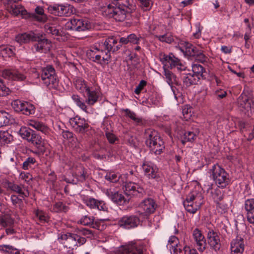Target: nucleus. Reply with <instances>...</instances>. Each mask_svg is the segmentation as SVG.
Masks as SVG:
<instances>
[{
    "label": "nucleus",
    "mask_w": 254,
    "mask_h": 254,
    "mask_svg": "<svg viewBox=\"0 0 254 254\" xmlns=\"http://www.w3.org/2000/svg\"><path fill=\"white\" fill-rule=\"evenodd\" d=\"M125 187L124 194L111 190H107L106 194L114 202L122 205L128 203L131 196H140L145 193L144 188L137 183L129 182L125 185Z\"/></svg>",
    "instance_id": "nucleus-1"
},
{
    "label": "nucleus",
    "mask_w": 254,
    "mask_h": 254,
    "mask_svg": "<svg viewBox=\"0 0 254 254\" xmlns=\"http://www.w3.org/2000/svg\"><path fill=\"white\" fill-rule=\"evenodd\" d=\"M144 136L145 143L150 151L155 155L161 154L165 149L163 140L156 130L148 128L145 130Z\"/></svg>",
    "instance_id": "nucleus-2"
},
{
    "label": "nucleus",
    "mask_w": 254,
    "mask_h": 254,
    "mask_svg": "<svg viewBox=\"0 0 254 254\" xmlns=\"http://www.w3.org/2000/svg\"><path fill=\"white\" fill-rule=\"evenodd\" d=\"M58 240L64 247L72 251L84 244L86 239L79 235V233H64L59 234Z\"/></svg>",
    "instance_id": "nucleus-3"
},
{
    "label": "nucleus",
    "mask_w": 254,
    "mask_h": 254,
    "mask_svg": "<svg viewBox=\"0 0 254 254\" xmlns=\"http://www.w3.org/2000/svg\"><path fill=\"white\" fill-rule=\"evenodd\" d=\"M39 77L41 78L42 83L49 89L56 88L58 85L59 80L52 65L41 67Z\"/></svg>",
    "instance_id": "nucleus-4"
},
{
    "label": "nucleus",
    "mask_w": 254,
    "mask_h": 254,
    "mask_svg": "<svg viewBox=\"0 0 254 254\" xmlns=\"http://www.w3.org/2000/svg\"><path fill=\"white\" fill-rule=\"evenodd\" d=\"M203 203L202 194L197 191H193L187 195L183 204L188 212L194 214L200 208Z\"/></svg>",
    "instance_id": "nucleus-5"
},
{
    "label": "nucleus",
    "mask_w": 254,
    "mask_h": 254,
    "mask_svg": "<svg viewBox=\"0 0 254 254\" xmlns=\"http://www.w3.org/2000/svg\"><path fill=\"white\" fill-rule=\"evenodd\" d=\"M102 13L105 16L114 18L118 21H123L125 20L127 12L125 11V9L117 6V4L112 3L103 7Z\"/></svg>",
    "instance_id": "nucleus-6"
},
{
    "label": "nucleus",
    "mask_w": 254,
    "mask_h": 254,
    "mask_svg": "<svg viewBox=\"0 0 254 254\" xmlns=\"http://www.w3.org/2000/svg\"><path fill=\"white\" fill-rule=\"evenodd\" d=\"M210 171L218 187L225 188L230 184V179L228 174L218 164H214Z\"/></svg>",
    "instance_id": "nucleus-7"
},
{
    "label": "nucleus",
    "mask_w": 254,
    "mask_h": 254,
    "mask_svg": "<svg viewBox=\"0 0 254 254\" xmlns=\"http://www.w3.org/2000/svg\"><path fill=\"white\" fill-rule=\"evenodd\" d=\"M159 59L163 64V68H173L177 67L179 70H182L185 69V67L181 61L175 57L172 53H170L168 55L161 53L159 55Z\"/></svg>",
    "instance_id": "nucleus-8"
},
{
    "label": "nucleus",
    "mask_w": 254,
    "mask_h": 254,
    "mask_svg": "<svg viewBox=\"0 0 254 254\" xmlns=\"http://www.w3.org/2000/svg\"><path fill=\"white\" fill-rule=\"evenodd\" d=\"M87 56L90 60L100 64H107L111 58V55L105 54L103 50H99L96 47H92L88 50Z\"/></svg>",
    "instance_id": "nucleus-9"
},
{
    "label": "nucleus",
    "mask_w": 254,
    "mask_h": 254,
    "mask_svg": "<svg viewBox=\"0 0 254 254\" xmlns=\"http://www.w3.org/2000/svg\"><path fill=\"white\" fill-rule=\"evenodd\" d=\"M92 27L91 23L86 19L72 18L67 22L65 28L68 30H73L78 32L85 31Z\"/></svg>",
    "instance_id": "nucleus-10"
},
{
    "label": "nucleus",
    "mask_w": 254,
    "mask_h": 254,
    "mask_svg": "<svg viewBox=\"0 0 254 254\" xmlns=\"http://www.w3.org/2000/svg\"><path fill=\"white\" fill-rule=\"evenodd\" d=\"M48 11L55 15L59 16H69L74 12V7L67 3H55L48 7Z\"/></svg>",
    "instance_id": "nucleus-11"
},
{
    "label": "nucleus",
    "mask_w": 254,
    "mask_h": 254,
    "mask_svg": "<svg viewBox=\"0 0 254 254\" xmlns=\"http://www.w3.org/2000/svg\"><path fill=\"white\" fill-rule=\"evenodd\" d=\"M11 105L15 112L27 116L34 114L35 112V108L33 105L20 100L13 101Z\"/></svg>",
    "instance_id": "nucleus-12"
},
{
    "label": "nucleus",
    "mask_w": 254,
    "mask_h": 254,
    "mask_svg": "<svg viewBox=\"0 0 254 254\" xmlns=\"http://www.w3.org/2000/svg\"><path fill=\"white\" fill-rule=\"evenodd\" d=\"M2 184L3 187L7 190H10L16 193L22 197H27L29 196V191L27 187L22 184H15L13 182L4 180L2 181Z\"/></svg>",
    "instance_id": "nucleus-13"
},
{
    "label": "nucleus",
    "mask_w": 254,
    "mask_h": 254,
    "mask_svg": "<svg viewBox=\"0 0 254 254\" xmlns=\"http://www.w3.org/2000/svg\"><path fill=\"white\" fill-rule=\"evenodd\" d=\"M144 175L149 179L158 180L159 178L158 169L153 163L144 161L142 164Z\"/></svg>",
    "instance_id": "nucleus-14"
},
{
    "label": "nucleus",
    "mask_w": 254,
    "mask_h": 254,
    "mask_svg": "<svg viewBox=\"0 0 254 254\" xmlns=\"http://www.w3.org/2000/svg\"><path fill=\"white\" fill-rule=\"evenodd\" d=\"M69 123L72 128L77 132L84 133L88 130L89 125L84 119L76 116L70 119Z\"/></svg>",
    "instance_id": "nucleus-15"
},
{
    "label": "nucleus",
    "mask_w": 254,
    "mask_h": 254,
    "mask_svg": "<svg viewBox=\"0 0 254 254\" xmlns=\"http://www.w3.org/2000/svg\"><path fill=\"white\" fill-rule=\"evenodd\" d=\"M139 222V219L136 216H124L118 220V224L121 227L129 229L137 227Z\"/></svg>",
    "instance_id": "nucleus-16"
},
{
    "label": "nucleus",
    "mask_w": 254,
    "mask_h": 254,
    "mask_svg": "<svg viewBox=\"0 0 254 254\" xmlns=\"http://www.w3.org/2000/svg\"><path fill=\"white\" fill-rule=\"evenodd\" d=\"M139 207L143 213H144L146 216H148L155 211L157 204L153 199L147 198L140 202Z\"/></svg>",
    "instance_id": "nucleus-17"
},
{
    "label": "nucleus",
    "mask_w": 254,
    "mask_h": 254,
    "mask_svg": "<svg viewBox=\"0 0 254 254\" xmlns=\"http://www.w3.org/2000/svg\"><path fill=\"white\" fill-rule=\"evenodd\" d=\"M192 237L195 242L196 247L199 252H203L206 249V240L201 231L195 228L192 232Z\"/></svg>",
    "instance_id": "nucleus-18"
},
{
    "label": "nucleus",
    "mask_w": 254,
    "mask_h": 254,
    "mask_svg": "<svg viewBox=\"0 0 254 254\" xmlns=\"http://www.w3.org/2000/svg\"><path fill=\"white\" fill-rule=\"evenodd\" d=\"M207 243L210 248L215 252L219 251L221 248L220 237L217 232L213 230H209L206 237Z\"/></svg>",
    "instance_id": "nucleus-19"
},
{
    "label": "nucleus",
    "mask_w": 254,
    "mask_h": 254,
    "mask_svg": "<svg viewBox=\"0 0 254 254\" xmlns=\"http://www.w3.org/2000/svg\"><path fill=\"white\" fill-rule=\"evenodd\" d=\"M2 76L5 79L15 81H23L26 76L15 68L5 69L2 71Z\"/></svg>",
    "instance_id": "nucleus-20"
},
{
    "label": "nucleus",
    "mask_w": 254,
    "mask_h": 254,
    "mask_svg": "<svg viewBox=\"0 0 254 254\" xmlns=\"http://www.w3.org/2000/svg\"><path fill=\"white\" fill-rule=\"evenodd\" d=\"M83 201L90 209L103 211H107L108 210L106 203L102 200H98L92 197H87L83 199Z\"/></svg>",
    "instance_id": "nucleus-21"
},
{
    "label": "nucleus",
    "mask_w": 254,
    "mask_h": 254,
    "mask_svg": "<svg viewBox=\"0 0 254 254\" xmlns=\"http://www.w3.org/2000/svg\"><path fill=\"white\" fill-rule=\"evenodd\" d=\"M38 34L30 31L18 34L15 37V41L19 44L28 43L30 42H36L38 40Z\"/></svg>",
    "instance_id": "nucleus-22"
},
{
    "label": "nucleus",
    "mask_w": 254,
    "mask_h": 254,
    "mask_svg": "<svg viewBox=\"0 0 254 254\" xmlns=\"http://www.w3.org/2000/svg\"><path fill=\"white\" fill-rule=\"evenodd\" d=\"M104 49L107 51L105 52V54L111 55L110 52L114 53L119 50L122 45L118 43L117 40L113 37L107 39L103 43Z\"/></svg>",
    "instance_id": "nucleus-23"
},
{
    "label": "nucleus",
    "mask_w": 254,
    "mask_h": 254,
    "mask_svg": "<svg viewBox=\"0 0 254 254\" xmlns=\"http://www.w3.org/2000/svg\"><path fill=\"white\" fill-rule=\"evenodd\" d=\"M244 207L246 212L247 220L249 223L254 224V198L246 199Z\"/></svg>",
    "instance_id": "nucleus-24"
},
{
    "label": "nucleus",
    "mask_w": 254,
    "mask_h": 254,
    "mask_svg": "<svg viewBox=\"0 0 254 254\" xmlns=\"http://www.w3.org/2000/svg\"><path fill=\"white\" fill-rule=\"evenodd\" d=\"M9 12L14 16L20 14L23 18H28L30 15L20 4L12 3L8 8Z\"/></svg>",
    "instance_id": "nucleus-25"
},
{
    "label": "nucleus",
    "mask_w": 254,
    "mask_h": 254,
    "mask_svg": "<svg viewBox=\"0 0 254 254\" xmlns=\"http://www.w3.org/2000/svg\"><path fill=\"white\" fill-rule=\"evenodd\" d=\"M163 69L164 76L166 79V81L169 84V85H170L175 97L176 98H177V94L175 91L176 88L175 86L172 85L173 84L178 85L179 84L177 77L172 71H170L167 68H163Z\"/></svg>",
    "instance_id": "nucleus-26"
},
{
    "label": "nucleus",
    "mask_w": 254,
    "mask_h": 254,
    "mask_svg": "<svg viewBox=\"0 0 254 254\" xmlns=\"http://www.w3.org/2000/svg\"><path fill=\"white\" fill-rule=\"evenodd\" d=\"M38 40H36L38 43L34 45V47L36 52L42 53L45 50L49 48L50 43L47 39L43 37L42 35L38 34Z\"/></svg>",
    "instance_id": "nucleus-27"
},
{
    "label": "nucleus",
    "mask_w": 254,
    "mask_h": 254,
    "mask_svg": "<svg viewBox=\"0 0 254 254\" xmlns=\"http://www.w3.org/2000/svg\"><path fill=\"white\" fill-rule=\"evenodd\" d=\"M179 244L178 239L176 236H172L170 237L167 247L173 254H179L182 250L181 247L178 245Z\"/></svg>",
    "instance_id": "nucleus-28"
},
{
    "label": "nucleus",
    "mask_w": 254,
    "mask_h": 254,
    "mask_svg": "<svg viewBox=\"0 0 254 254\" xmlns=\"http://www.w3.org/2000/svg\"><path fill=\"white\" fill-rule=\"evenodd\" d=\"M252 100L246 95L242 94L238 99V106L241 110L249 111L251 109Z\"/></svg>",
    "instance_id": "nucleus-29"
},
{
    "label": "nucleus",
    "mask_w": 254,
    "mask_h": 254,
    "mask_svg": "<svg viewBox=\"0 0 254 254\" xmlns=\"http://www.w3.org/2000/svg\"><path fill=\"white\" fill-rule=\"evenodd\" d=\"M79 223L84 226H90L92 228L96 229H102V228H101L100 223L98 221L94 222V219L92 217H91L88 216H85L80 220Z\"/></svg>",
    "instance_id": "nucleus-30"
},
{
    "label": "nucleus",
    "mask_w": 254,
    "mask_h": 254,
    "mask_svg": "<svg viewBox=\"0 0 254 254\" xmlns=\"http://www.w3.org/2000/svg\"><path fill=\"white\" fill-rule=\"evenodd\" d=\"M86 92L87 93V97L85 102L90 106L93 105L99 97V93L96 90H91L90 88Z\"/></svg>",
    "instance_id": "nucleus-31"
},
{
    "label": "nucleus",
    "mask_w": 254,
    "mask_h": 254,
    "mask_svg": "<svg viewBox=\"0 0 254 254\" xmlns=\"http://www.w3.org/2000/svg\"><path fill=\"white\" fill-rule=\"evenodd\" d=\"M245 244L243 239L241 237H237L233 239L231 243V250L244 252Z\"/></svg>",
    "instance_id": "nucleus-32"
},
{
    "label": "nucleus",
    "mask_w": 254,
    "mask_h": 254,
    "mask_svg": "<svg viewBox=\"0 0 254 254\" xmlns=\"http://www.w3.org/2000/svg\"><path fill=\"white\" fill-rule=\"evenodd\" d=\"M35 12L36 13H29L30 15L29 18H32L39 22H45L47 20V16L45 14L42 7L37 6L35 8Z\"/></svg>",
    "instance_id": "nucleus-33"
},
{
    "label": "nucleus",
    "mask_w": 254,
    "mask_h": 254,
    "mask_svg": "<svg viewBox=\"0 0 254 254\" xmlns=\"http://www.w3.org/2000/svg\"><path fill=\"white\" fill-rule=\"evenodd\" d=\"M29 125L30 126L37 130L40 131L45 134H48L49 133L50 130L49 127L42 122L35 120H30L29 123Z\"/></svg>",
    "instance_id": "nucleus-34"
},
{
    "label": "nucleus",
    "mask_w": 254,
    "mask_h": 254,
    "mask_svg": "<svg viewBox=\"0 0 254 254\" xmlns=\"http://www.w3.org/2000/svg\"><path fill=\"white\" fill-rule=\"evenodd\" d=\"M73 83L75 88L82 93L86 92L90 88L87 85L85 81L81 77L75 78Z\"/></svg>",
    "instance_id": "nucleus-35"
},
{
    "label": "nucleus",
    "mask_w": 254,
    "mask_h": 254,
    "mask_svg": "<svg viewBox=\"0 0 254 254\" xmlns=\"http://www.w3.org/2000/svg\"><path fill=\"white\" fill-rule=\"evenodd\" d=\"M0 251L3 254H24L21 250L9 245H0Z\"/></svg>",
    "instance_id": "nucleus-36"
},
{
    "label": "nucleus",
    "mask_w": 254,
    "mask_h": 254,
    "mask_svg": "<svg viewBox=\"0 0 254 254\" xmlns=\"http://www.w3.org/2000/svg\"><path fill=\"white\" fill-rule=\"evenodd\" d=\"M199 80V77L195 76L193 74L189 73L184 77L183 82L187 86L189 87L197 84Z\"/></svg>",
    "instance_id": "nucleus-37"
},
{
    "label": "nucleus",
    "mask_w": 254,
    "mask_h": 254,
    "mask_svg": "<svg viewBox=\"0 0 254 254\" xmlns=\"http://www.w3.org/2000/svg\"><path fill=\"white\" fill-rule=\"evenodd\" d=\"M196 137V135L193 131H186L181 137V140L184 145L187 142H193Z\"/></svg>",
    "instance_id": "nucleus-38"
},
{
    "label": "nucleus",
    "mask_w": 254,
    "mask_h": 254,
    "mask_svg": "<svg viewBox=\"0 0 254 254\" xmlns=\"http://www.w3.org/2000/svg\"><path fill=\"white\" fill-rule=\"evenodd\" d=\"M13 140V136L7 131H0V145L10 143Z\"/></svg>",
    "instance_id": "nucleus-39"
},
{
    "label": "nucleus",
    "mask_w": 254,
    "mask_h": 254,
    "mask_svg": "<svg viewBox=\"0 0 254 254\" xmlns=\"http://www.w3.org/2000/svg\"><path fill=\"white\" fill-rule=\"evenodd\" d=\"M11 115L4 111H0V127L9 124Z\"/></svg>",
    "instance_id": "nucleus-40"
},
{
    "label": "nucleus",
    "mask_w": 254,
    "mask_h": 254,
    "mask_svg": "<svg viewBox=\"0 0 254 254\" xmlns=\"http://www.w3.org/2000/svg\"><path fill=\"white\" fill-rule=\"evenodd\" d=\"M212 196L214 202L216 203L217 208L220 207L219 202L223 199V193L219 189H216L213 192H212Z\"/></svg>",
    "instance_id": "nucleus-41"
},
{
    "label": "nucleus",
    "mask_w": 254,
    "mask_h": 254,
    "mask_svg": "<svg viewBox=\"0 0 254 254\" xmlns=\"http://www.w3.org/2000/svg\"><path fill=\"white\" fill-rule=\"evenodd\" d=\"M68 209V207L61 201L55 203L52 208V211L57 213L66 212Z\"/></svg>",
    "instance_id": "nucleus-42"
},
{
    "label": "nucleus",
    "mask_w": 254,
    "mask_h": 254,
    "mask_svg": "<svg viewBox=\"0 0 254 254\" xmlns=\"http://www.w3.org/2000/svg\"><path fill=\"white\" fill-rule=\"evenodd\" d=\"M192 71L193 74L195 76L199 77L200 79V77H203V73L205 71V69L203 67L197 64H192Z\"/></svg>",
    "instance_id": "nucleus-43"
},
{
    "label": "nucleus",
    "mask_w": 254,
    "mask_h": 254,
    "mask_svg": "<svg viewBox=\"0 0 254 254\" xmlns=\"http://www.w3.org/2000/svg\"><path fill=\"white\" fill-rule=\"evenodd\" d=\"M186 46L185 50H182L184 52L186 53V55L190 57H195L196 54H198L199 50L196 47L189 43H187Z\"/></svg>",
    "instance_id": "nucleus-44"
},
{
    "label": "nucleus",
    "mask_w": 254,
    "mask_h": 254,
    "mask_svg": "<svg viewBox=\"0 0 254 254\" xmlns=\"http://www.w3.org/2000/svg\"><path fill=\"white\" fill-rule=\"evenodd\" d=\"M34 130L26 127H21L19 130V134L20 136L24 139L29 141L31 134L33 133Z\"/></svg>",
    "instance_id": "nucleus-45"
},
{
    "label": "nucleus",
    "mask_w": 254,
    "mask_h": 254,
    "mask_svg": "<svg viewBox=\"0 0 254 254\" xmlns=\"http://www.w3.org/2000/svg\"><path fill=\"white\" fill-rule=\"evenodd\" d=\"M28 142H31L34 145L38 147V146H40L42 143V138L40 135L34 131L33 133L31 134Z\"/></svg>",
    "instance_id": "nucleus-46"
},
{
    "label": "nucleus",
    "mask_w": 254,
    "mask_h": 254,
    "mask_svg": "<svg viewBox=\"0 0 254 254\" xmlns=\"http://www.w3.org/2000/svg\"><path fill=\"white\" fill-rule=\"evenodd\" d=\"M77 179L81 182L85 181L88 177V173L82 166L79 167V171L75 173Z\"/></svg>",
    "instance_id": "nucleus-47"
},
{
    "label": "nucleus",
    "mask_w": 254,
    "mask_h": 254,
    "mask_svg": "<svg viewBox=\"0 0 254 254\" xmlns=\"http://www.w3.org/2000/svg\"><path fill=\"white\" fill-rule=\"evenodd\" d=\"M72 99L74 101L77 106L85 112H87V108L85 103L81 100L80 97L77 95H73Z\"/></svg>",
    "instance_id": "nucleus-48"
},
{
    "label": "nucleus",
    "mask_w": 254,
    "mask_h": 254,
    "mask_svg": "<svg viewBox=\"0 0 254 254\" xmlns=\"http://www.w3.org/2000/svg\"><path fill=\"white\" fill-rule=\"evenodd\" d=\"M45 31L48 34H51L53 36L60 35V32L59 29H57L55 26L51 24H46L44 26Z\"/></svg>",
    "instance_id": "nucleus-49"
},
{
    "label": "nucleus",
    "mask_w": 254,
    "mask_h": 254,
    "mask_svg": "<svg viewBox=\"0 0 254 254\" xmlns=\"http://www.w3.org/2000/svg\"><path fill=\"white\" fill-rule=\"evenodd\" d=\"M34 213L41 223H45L48 221L49 217L48 215L42 210L37 209L35 211Z\"/></svg>",
    "instance_id": "nucleus-50"
},
{
    "label": "nucleus",
    "mask_w": 254,
    "mask_h": 254,
    "mask_svg": "<svg viewBox=\"0 0 254 254\" xmlns=\"http://www.w3.org/2000/svg\"><path fill=\"white\" fill-rule=\"evenodd\" d=\"M75 232L79 233L80 235L86 236L87 238H90L94 236V232L91 230L86 228H77L75 230Z\"/></svg>",
    "instance_id": "nucleus-51"
},
{
    "label": "nucleus",
    "mask_w": 254,
    "mask_h": 254,
    "mask_svg": "<svg viewBox=\"0 0 254 254\" xmlns=\"http://www.w3.org/2000/svg\"><path fill=\"white\" fill-rule=\"evenodd\" d=\"M13 224V220L10 217L4 216L0 218V225L3 227H11Z\"/></svg>",
    "instance_id": "nucleus-52"
},
{
    "label": "nucleus",
    "mask_w": 254,
    "mask_h": 254,
    "mask_svg": "<svg viewBox=\"0 0 254 254\" xmlns=\"http://www.w3.org/2000/svg\"><path fill=\"white\" fill-rule=\"evenodd\" d=\"M156 38L160 41L170 44L174 41L173 36L170 34H165L162 35H156Z\"/></svg>",
    "instance_id": "nucleus-53"
},
{
    "label": "nucleus",
    "mask_w": 254,
    "mask_h": 254,
    "mask_svg": "<svg viewBox=\"0 0 254 254\" xmlns=\"http://www.w3.org/2000/svg\"><path fill=\"white\" fill-rule=\"evenodd\" d=\"M121 1L118 2L117 6L120 8L125 9V11L127 13L130 12L132 5L129 3V1L127 0H121Z\"/></svg>",
    "instance_id": "nucleus-54"
},
{
    "label": "nucleus",
    "mask_w": 254,
    "mask_h": 254,
    "mask_svg": "<svg viewBox=\"0 0 254 254\" xmlns=\"http://www.w3.org/2000/svg\"><path fill=\"white\" fill-rule=\"evenodd\" d=\"M11 93V90L7 87H6L2 82V80L0 79V97L6 96L9 95Z\"/></svg>",
    "instance_id": "nucleus-55"
},
{
    "label": "nucleus",
    "mask_w": 254,
    "mask_h": 254,
    "mask_svg": "<svg viewBox=\"0 0 254 254\" xmlns=\"http://www.w3.org/2000/svg\"><path fill=\"white\" fill-rule=\"evenodd\" d=\"M36 162V160L33 157H28L23 163L22 168L24 170H28Z\"/></svg>",
    "instance_id": "nucleus-56"
},
{
    "label": "nucleus",
    "mask_w": 254,
    "mask_h": 254,
    "mask_svg": "<svg viewBox=\"0 0 254 254\" xmlns=\"http://www.w3.org/2000/svg\"><path fill=\"white\" fill-rule=\"evenodd\" d=\"M141 7L144 10H147L151 8L152 5V1L151 0H138Z\"/></svg>",
    "instance_id": "nucleus-57"
},
{
    "label": "nucleus",
    "mask_w": 254,
    "mask_h": 254,
    "mask_svg": "<svg viewBox=\"0 0 254 254\" xmlns=\"http://www.w3.org/2000/svg\"><path fill=\"white\" fill-rule=\"evenodd\" d=\"M105 177L106 180L112 183H116L119 180V176L113 172L108 173Z\"/></svg>",
    "instance_id": "nucleus-58"
},
{
    "label": "nucleus",
    "mask_w": 254,
    "mask_h": 254,
    "mask_svg": "<svg viewBox=\"0 0 254 254\" xmlns=\"http://www.w3.org/2000/svg\"><path fill=\"white\" fill-rule=\"evenodd\" d=\"M0 54L2 57H11L14 52L9 47H2L0 49Z\"/></svg>",
    "instance_id": "nucleus-59"
},
{
    "label": "nucleus",
    "mask_w": 254,
    "mask_h": 254,
    "mask_svg": "<svg viewBox=\"0 0 254 254\" xmlns=\"http://www.w3.org/2000/svg\"><path fill=\"white\" fill-rule=\"evenodd\" d=\"M128 43L132 44H138L140 40V37H137L134 34H131L127 36Z\"/></svg>",
    "instance_id": "nucleus-60"
},
{
    "label": "nucleus",
    "mask_w": 254,
    "mask_h": 254,
    "mask_svg": "<svg viewBox=\"0 0 254 254\" xmlns=\"http://www.w3.org/2000/svg\"><path fill=\"white\" fill-rule=\"evenodd\" d=\"M105 135L108 141L111 144L115 143V141L118 140L117 136L112 132H106Z\"/></svg>",
    "instance_id": "nucleus-61"
},
{
    "label": "nucleus",
    "mask_w": 254,
    "mask_h": 254,
    "mask_svg": "<svg viewBox=\"0 0 254 254\" xmlns=\"http://www.w3.org/2000/svg\"><path fill=\"white\" fill-rule=\"evenodd\" d=\"M147 82L144 80H141L134 90L136 94H139L143 88L146 85Z\"/></svg>",
    "instance_id": "nucleus-62"
},
{
    "label": "nucleus",
    "mask_w": 254,
    "mask_h": 254,
    "mask_svg": "<svg viewBox=\"0 0 254 254\" xmlns=\"http://www.w3.org/2000/svg\"><path fill=\"white\" fill-rule=\"evenodd\" d=\"M20 178L27 183H29L33 179L32 175L29 173L21 172L20 174Z\"/></svg>",
    "instance_id": "nucleus-63"
},
{
    "label": "nucleus",
    "mask_w": 254,
    "mask_h": 254,
    "mask_svg": "<svg viewBox=\"0 0 254 254\" xmlns=\"http://www.w3.org/2000/svg\"><path fill=\"white\" fill-rule=\"evenodd\" d=\"M196 60L199 61L201 63L205 62L207 60V57L203 54L202 51L199 50L198 52V54L195 56Z\"/></svg>",
    "instance_id": "nucleus-64"
}]
</instances>
